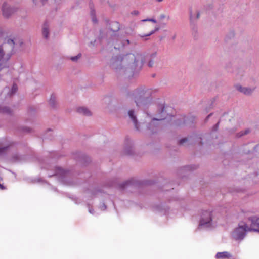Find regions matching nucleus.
Returning a JSON list of instances; mask_svg holds the SVG:
<instances>
[{
  "mask_svg": "<svg viewBox=\"0 0 259 259\" xmlns=\"http://www.w3.org/2000/svg\"><path fill=\"white\" fill-rule=\"evenodd\" d=\"M212 212L208 210L204 211L201 214L199 225L204 227L211 226Z\"/></svg>",
  "mask_w": 259,
  "mask_h": 259,
  "instance_id": "obj_9",
  "label": "nucleus"
},
{
  "mask_svg": "<svg viewBox=\"0 0 259 259\" xmlns=\"http://www.w3.org/2000/svg\"><path fill=\"white\" fill-rule=\"evenodd\" d=\"M51 131V130L50 128H49V129L48 130V131Z\"/></svg>",
  "mask_w": 259,
  "mask_h": 259,
  "instance_id": "obj_53",
  "label": "nucleus"
},
{
  "mask_svg": "<svg viewBox=\"0 0 259 259\" xmlns=\"http://www.w3.org/2000/svg\"><path fill=\"white\" fill-rule=\"evenodd\" d=\"M123 152L124 154L129 156L133 155L134 154L132 142L128 137H126L125 140V146Z\"/></svg>",
  "mask_w": 259,
  "mask_h": 259,
  "instance_id": "obj_11",
  "label": "nucleus"
},
{
  "mask_svg": "<svg viewBox=\"0 0 259 259\" xmlns=\"http://www.w3.org/2000/svg\"><path fill=\"white\" fill-rule=\"evenodd\" d=\"M253 150L255 152L256 155L259 156V144L254 147Z\"/></svg>",
  "mask_w": 259,
  "mask_h": 259,
  "instance_id": "obj_34",
  "label": "nucleus"
},
{
  "mask_svg": "<svg viewBox=\"0 0 259 259\" xmlns=\"http://www.w3.org/2000/svg\"><path fill=\"white\" fill-rule=\"evenodd\" d=\"M212 113L209 114L205 118V121L206 122L208 120V119L212 116Z\"/></svg>",
  "mask_w": 259,
  "mask_h": 259,
  "instance_id": "obj_41",
  "label": "nucleus"
},
{
  "mask_svg": "<svg viewBox=\"0 0 259 259\" xmlns=\"http://www.w3.org/2000/svg\"><path fill=\"white\" fill-rule=\"evenodd\" d=\"M100 209L102 210H105L107 208V206L106 205V204L104 203H103L100 206Z\"/></svg>",
  "mask_w": 259,
  "mask_h": 259,
  "instance_id": "obj_37",
  "label": "nucleus"
},
{
  "mask_svg": "<svg viewBox=\"0 0 259 259\" xmlns=\"http://www.w3.org/2000/svg\"><path fill=\"white\" fill-rule=\"evenodd\" d=\"M5 55V52L3 49V45H0V62L2 61Z\"/></svg>",
  "mask_w": 259,
  "mask_h": 259,
  "instance_id": "obj_31",
  "label": "nucleus"
},
{
  "mask_svg": "<svg viewBox=\"0 0 259 259\" xmlns=\"http://www.w3.org/2000/svg\"><path fill=\"white\" fill-rule=\"evenodd\" d=\"M0 189L2 190H5L6 189V187L0 183Z\"/></svg>",
  "mask_w": 259,
  "mask_h": 259,
  "instance_id": "obj_42",
  "label": "nucleus"
},
{
  "mask_svg": "<svg viewBox=\"0 0 259 259\" xmlns=\"http://www.w3.org/2000/svg\"><path fill=\"white\" fill-rule=\"evenodd\" d=\"M127 41L128 44H129L130 43V41L128 40H127Z\"/></svg>",
  "mask_w": 259,
  "mask_h": 259,
  "instance_id": "obj_55",
  "label": "nucleus"
},
{
  "mask_svg": "<svg viewBox=\"0 0 259 259\" xmlns=\"http://www.w3.org/2000/svg\"><path fill=\"white\" fill-rule=\"evenodd\" d=\"M109 29L113 32H118L120 30V24L117 21L112 22L110 24Z\"/></svg>",
  "mask_w": 259,
  "mask_h": 259,
  "instance_id": "obj_20",
  "label": "nucleus"
},
{
  "mask_svg": "<svg viewBox=\"0 0 259 259\" xmlns=\"http://www.w3.org/2000/svg\"><path fill=\"white\" fill-rule=\"evenodd\" d=\"M155 1L157 2H162L163 0H155Z\"/></svg>",
  "mask_w": 259,
  "mask_h": 259,
  "instance_id": "obj_51",
  "label": "nucleus"
},
{
  "mask_svg": "<svg viewBox=\"0 0 259 259\" xmlns=\"http://www.w3.org/2000/svg\"><path fill=\"white\" fill-rule=\"evenodd\" d=\"M157 92L156 89L141 85L128 92L127 96L134 101L138 107L146 108L153 103Z\"/></svg>",
  "mask_w": 259,
  "mask_h": 259,
  "instance_id": "obj_2",
  "label": "nucleus"
},
{
  "mask_svg": "<svg viewBox=\"0 0 259 259\" xmlns=\"http://www.w3.org/2000/svg\"><path fill=\"white\" fill-rule=\"evenodd\" d=\"M77 112L83 115L90 116L92 115L91 112L90 110L86 107H81L77 109Z\"/></svg>",
  "mask_w": 259,
  "mask_h": 259,
  "instance_id": "obj_18",
  "label": "nucleus"
},
{
  "mask_svg": "<svg viewBox=\"0 0 259 259\" xmlns=\"http://www.w3.org/2000/svg\"><path fill=\"white\" fill-rule=\"evenodd\" d=\"M143 22H146V21H150L154 23H156L157 22L156 20L155 19L153 18H147L145 19H143L142 20Z\"/></svg>",
  "mask_w": 259,
  "mask_h": 259,
  "instance_id": "obj_35",
  "label": "nucleus"
},
{
  "mask_svg": "<svg viewBox=\"0 0 259 259\" xmlns=\"http://www.w3.org/2000/svg\"><path fill=\"white\" fill-rule=\"evenodd\" d=\"M248 220L250 223V227H248L249 230L259 232V217H250Z\"/></svg>",
  "mask_w": 259,
  "mask_h": 259,
  "instance_id": "obj_10",
  "label": "nucleus"
},
{
  "mask_svg": "<svg viewBox=\"0 0 259 259\" xmlns=\"http://www.w3.org/2000/svg\"><path fill=\"white\" fill-rule=\"evenodd\" d=\"M199 17H200V13H199V12H197V14H196V19H198L199 18Z\"/></svg>",
  "mask_w": 259,
  "mask_h": 259,
  "instance_id": "obj_44",
  "label": "nucleus"
},
{
  "mask_svg": "<svg viewBox=\"0 0 259 259\" xmlns=\"http://www.w3.org/2000/svg\"><path fill=\"white\" fill-rule=\"evenodd\" d=\"M140 56L141 59L139 61H135V65H133L135 69V76L138 75L140 71L141 70L144 63L147 61V65L149 67L152 68L154 66V60L157 56V52H154L152 53L142 54L141 53H134V56Z\"/></svg>",
  "mask_w": 259,
  "mask_h": 259,
  "instance_id": "obj_5",
  "label": "nucleus"
},
{
  "mask_svg": "<svg viewBox=\"0 0 259 259\" xmlns=\"http://www.w3.org/2000/svg\"><path fill=\"white\" fill-rule=\"evenodd\" d=\"M68 172V171L67 170H64L61 167H56L54 169V174L50 175V177L53 176H60L61 178H63Z\"/></svg>",
  "mask_w": 259,
  "mask_h": 259,
  "instance_id": "obj_17",
  "label": "nucleus"
},
{
  "mask_svg": "<svg viewBox=\"0 0 259 259\" xmlns=\"http://www.w3.org/2000/svg\"><path fill=\"white\" fill-rule=\"evenodd\" d=\"M141 57L139 55L135 56L134 53L113 56L110 60V66L120 74L125 75L128 78L134 77L135 74L133 65H135V60L136 62L139 61Z\"/></svg>",
  "mask_w": 259,
  "mask_h": 259,
  "instance_id": "obj_1",
  "label": "nucleus"
},
{
  "mask_svg": "<svg viewBox=\"0 0 259 259\" xmlns=\"http://www.w3.org/2000/svg\"><path fill=\"white\" fill-rule=\"evenodd\" d=\"M128 115L134 123L135 128L137 131H140L139 123L138 122L135 111L134 110H130L128 112Z\"/></svg>",
  "mask_w": 259,
  "mask_h": 259,
  "instance_id": "obj_16",
  "label": "nucleus"
},
{
  "mask_svg": "<svg viewBox=\"0 0 259 259\" xmlns=\"http://www.w3.org/2000/svg\"><path fill=\"white\" fill-rule=\"evenodd\" d=\"M42 33L44 37L46 39H47L49 37V31L48 26L47 22H45L44 24Z\"/></svg>",
  "mask_w": 259,
  "mask_h": 259,
  "instance_id": "obj_22",
  "label": "nucleus"
},
{
  "mask_svg": "<svg viewBox=\"0 0 259 259\" xmlns=\"http://www.w3.org/2000/svg\"><path fill=\"white\" fill-rule=\"evenodd\" d=\"M16 11L15 8L10 7L6 3L2 6L3 15L5 18H8Z\"/></svg>",
  "mask_w": 259,
  "mask_h": 259,
  "instance_id": "obj_13",
  "label": "nucleus"
},
{
  "mask_svg": "<svg viewBox=\"0 0 259 259\" xmlns=\"http://www.w3.org/2000/svg\"><path fill=\"white\" fill-rule=\"evenodd\" d=\"M111 186H116V184L115 183H113L112 184Z\"/></svg>",
  "mask_w": 259,
  "mask_h": 259,
  "instance_id": "obj_52",
  "label": "nucleus"
},
{
  "mask_svg": "<svg viewBox=\"0 0 259 259\" xmlns=\"http://www.w3.org/2000/svg\"><path fill=\"white\" fill-rule=\"evenodd\" d=\"M33 2L34 3H35V0H33Z\"/></svg>",
  "mask_w": 259,
  "mask_h": 259,
  "instance_id": "obj_54",
  "label": "nucleus"
},
{
  "mask_svg": "<svg viewBox=\"0 0 259 259\" xmlns=\"http://www.w3.org/2000/svg\"><path fill=\"white\" fill-rule=\"evenodd\" d=\"M12 110L11 109L10 107L8 106H0V113L9 115H12Z\"/></svg>",
  "mask_w": 259,
  "mask_h": 259,
  "instance_id": "obj_21",
  "label": "nucleus"
},
{
  "mask_svg": "<svg viewBox=\"0 0 259 259\" xmlns=\"http://www.w3.org/2000/svg\"><path fill=\"white\" fill-rule=\"evenodd\" d=\"M81 53H79L75 56L71 57L70 58V59L71 61H72L73 62H76L78 60V59H79L81 57Z\"/></svg>",
  "mask_w": 259,
  "mask_h": 259,
  "instance_id": "obj_32",
  "label": "nucleus"
},
{
  "mask_svg": "<svg viewBox=\"0 0 259 259\" xmlns=\"http://www.w3.org/2000/svg\"><path fill=\"white\" fill-rule=\"evenodd\" d=\"M155 181L151 180L139 181L131 178L122 183L117 185V188L121 191L130 189L133 191H136L140 189H144L145 187L154 184Z\"/></svg>",
  "mask_w": 259,
  "mask_h": 259,
  "instance_id": "obj_4",
  "label": "nucleus"
},
{
  "mask_svg": "<svg viewBox=\"0 0 259 259\" xmlns=\"http://www.w3.org/2000/svg\"><path fill=\"white\" fill-rule=\"evenodd\" d=\"M235 88L239 92H240L241 93H243V94L245 95H251L254 89H252L248 87H244L241 85L239 84H237L235 85Z\"/></svg>",
  "mask_w": 259,
  "mask_h": 259,
  "instance_id": "obj_15",
  "label": "nucleus"
},
{
  "mask_svg": "<svg viewBox=\"0 0 259 259\" xmlns=\"http://www.w3.org/2000/svg\"><path fill=\"white\" fill-rule=\"evenodd\" d=\"M160 29V27L159 26H157L155 28V29L152 31H151L148 34H144L143 35H141V37H147L149 36L154 33H155L156 32L158 31Z\"/></svg>",
  "mask_w": 259,
  "mask_h": 259,
  "instance_id": "obj_26",
  "label": "nucleus"
},
{
  "mask_svg": "<svg viewBox=\"0 0 259 259\" xmlns=\"http://www.w3.org/2000/svg\"><path fill=\"white\" fill-rule=\"evenodd\" d=\"M229 35H230V37H234L235 36V33L234 32H231Z\"/></svg>",
  "mask_w": 259,
  "mask_h": 259,
  "instance_id": "obj_45",
  "label": "nucleus"
},
{
  "mask_svg": "<svg viewBox=\"0 0 259 259\" xmlns=\"http://www.w3.org/2000/svg\"><path fill=\"white\" fill-rule=\"evenodd\" d=\"M22 130L23 132L27 133H30L31 131V129L28 127H23Z\"/></svg>",
  "mask_w": 259,
  "mask_h": 259,
  "instance_id": "obj_36",
  "label": "nucleus"
},
{
  "mask_svg": "<svg viewBox=\"0 0 259 259\" xmlns=\"http://www.w3.org/2000/svg\"><path fill=\"white\" fill-rule=\"evenodd\" d=\"M81 157H82V159L85 160V162H89L90 161V159L88 157L86 156L85 155H84L83 154H82L81 155Z\"/></svg>",
  "mask_w": 259,
  "mask_h": 259,
  "instance_id": "obj_38",
  "label": "nucleus"
},
{
  "mask_svg": "<svg viewBox=\"0 0 259 259\" xmlns=\"http://www.w3.org/2000/svg\"><path fill=\"white\" fill-rule=\"evenodd\" d=\"M217 259L224 258H231L232 255L227 251H223L221 252H217L215 256Z\"/></svg>",
  "mask_w": 259,
  "mask_h": 259,
  "instance_id": "obj_19",
  "label": "nucleus"
},
{
  "mask_svg": "<svg viewBox=\"0 0 259 259\" xmlns=\"http://www.w3.org/2000/svg\"><path fill=\"white\" fill-rule=\"evenodd\" d=\"M41 1L42 2V4L44 5L45 3H46L48 1V0H41Z\"/></svg>",
  "mask_w": 259,
  "mask_h": 259,
  "instance_id": "obj_47",
  "label": "nucleus"
},
{
  "mask_svg": "<svg viewBox=\"0 0 259 259\" xmlns=\"http://www.w3.org/2000/svg\"><path fill=\"white\" fill-rule=\"evenodd\" d=\"M131 14L137 16L139 14V12L138 10H134L131 12Z\"/></svg>",
  "mask_w": 259,
  "mask_h": 259,
  "instance_id": "obj_40",
  "label": "nucleus"
},
{
  "mask_svg": "<svg viewBox=\"0 0 259 259\" xmlns=\"http://www.w3.org/2000/svg\"><path fill=\"white\" fill-rule=\"evenodd\" d=\"M248 231H250L248 225L246 223H243L242 225L238 224V227L233 231L232 235L235 240H242L244 239Z\"/></svg>",
  "mask_w": 259,
  "mask_h": 259,
  "instance_id": "obj_6",
  "label": "nucleus"
},
{
  "mask_svg": "<svg viewBox=\"0 0 259 259\" xmlns=\"http://www.w3.org/2000/svg\"><path fill=\"white\" fill-rule=\"evenodd\" d=\"M197 167L198 166L196 165H186L183 166L182 168V169L183 171H192L193 170L197 169Z\"/></svg>",
  "mask_w": 259,
  "mask_h": 259,
  "instance_id": "obj_25",
  "label": "nucleus"
},
{
  "mask_svg": "<svg viewBox=\"0 0 259 259\" xmlns=\"http://www.w3.org/2000/svg\"><path fill=\"white\" fill-rule=\"evenodd\" d=\"M7 43L10 46L11 50L13 51L15 47L14 40L12 39L9 38L7 40Z\"/></svg>",
  "mask_w": 259,
  "mask_h": 259,
  "instance_id": "obj_30",
  "label": "nucleus"
},
{
  "mask_svg": "<svg viewBox=\"0 0 259 259\" xmlns=\"http://www.w3.org/2000/svg\"><path fill=\"white\" fill-rule=\"evenodd\" d=\"M165 15H164V14H161V15H160V18H161V19H163V18H165Z\"/></svg>",
  "mask_w": 259,
  "mask_h": 259,
  "instance_id": "obj_48",
  "label": "nucleus"
},
{
  "mask_svg": "<svg viewBox=\"0 0 259 259\" xmlns=\"http://www.w3.org/2000/svg\"><path fill=\"white\" fill-rule=\"evenodd\" d=\"M12 145V143L8 141L6 139L0 140V156L5 154Z\"/></svg>",
  "mask_w": 259,
  "mask_h": 259,
  "instance_id": "obj_12",
  "label": "nucleus"
},
{
  "mask_svg": "<svg viewBox=\"0 0 259 259\" xmlns=\"http://www.w3.org/2000/svg\"><path fill=\"white\" fill-rule=\"evenodd\" d=\"M189 15H190V26L192 31V35L195 39H197L198 34L197 32V26L196 23L194 22V20L192 16V11L191 9H189Z\"/></svg>",
  "mask_w": 259,
  "mask_h": 259,
  "instance_id": "obj_14",
  "label": "nucleus"
},
{
  "mask_svg": "<svg viewBox=\"0 0 259 259\" xmlns=\"http://www.w3.org/2000/svg\"><path fill=\"white\" fill-rule=\"evenodd\" d=\"M29 111H34V110H33V109L32 107H30V108H29Z\"/></svg>",
  "mask_w": 259,
  "mask_h": 259,
  "instance_id": "obj_50",
  "label": "nucleus"
},
{
  "mask_svg": "<svg viewBox=\"0 0 259 259\" xmlns=\"http://www.w3.org/2000/svg\"><path fill=\"white\" fill-rule=\"evenodd\" d=\"M49 105L53 108L57 107V103L56 101V97L54 95L52 94L49 101Z\"/></svg>",
  "mask_w": 259,
  "mask_h": 259,
  "instance_id": "obj_24",
  "label": "nucleus"
},
{
  "mask_svg": "<svg viewBox=\"0 0 259 259\" xmlns=\"http://www.w3.org/2000/svg\"><path fill=\"white\" fill-rule=\"evenodd\" d=\"M258 174L257 172H254L251 175H250L249 178H252V182L254 183H257L258 181V178H257Z\"/></svg>",
  "mask_w": 259,
  "mask_h": 259,
  "instance_id": "obj_29",
  "label": "nucleus"
},
{
  "mask_svg": "<svg viewBox=\"0 0 259 259\" xmlns=\"http://www.w3.org/2000/svg\"><path fill=\"white\" fill-rule=\"evenodd\" d=\"M171 109V107L165 106L164 104H159L157 105V118H153L151 121L148 123L147 126L148 130L152 133L157 132L158 126L156 122L163 120L168 116H171V114L168 112Z\"/></svg>",
  "mask_w": 259,
  "mask_h": 259,
  "instance_id": "obj_3",
  "label": "nucleus"
},
{
  "mask_svg": "<svg viewBox=\"0 0 259 259\" xmlns=\"http://www.w3.org/2000/svg\"><path fill=\"white\" fill-rule=\"evenodd\" d=\"M250 132L251 130L249 128H246L244 130L241 131L237 133L236 134V137L237 138H240L243 136L248 134L249 133H250Z\"/></svg>",
  "mask_w": 259,
  "mask_h": 259,
  "instance_id": "obj_23",
  "label": "nucleus"
},
{
  "mask_svg": "<svg viewBox=\"0 0 259 259\" xmlns=\"http://www.w3.org/2000/svg\"><path fill=\"white\" fill-rule=\"evenodd\" d=\"M202 135L193 134L191 136L181 139L178 142V144L180 145H183L184 144L188 143V145H190L194 142H198L200 145H202Z\"/></svg>",
  "mask_w": 259,
  "mask_h": 259,
  "instance_id": "obj_7",
  "label": "nucleus"
},
{
  "mask_svg": "<svg viewBox=\"0 0 259 259\" xmlns=\"http://www.w3.org/2000/svg\"><path fill=\"white\" fill-rule=\"evenodd\" d=\"M220 123V120L215 124L212 127V132H216L218 131L219 126V124Z\"/></svg>",
  "mask_w": 259,
  "mask_h": 259,
  "instance_id": "obj_33",
  "label": "nucleus"
},
{
  "mask_svg": "<svg viewBox=\"0 0 259 259\" xmlns=\"http://www.w3.org/2000/svg\"><path fill=\"white\" fill-rule=\"evenodd\" d=\"M7 56H8V57H7V58L6 59L7 61H8V60H9L10 59V57L11 56V54H8L7 55Z\"/></svg>",
  "mask_w": 259,
  "mask_h": 259,
  "instance_id": "obj_46",
  "label": "nucleus"
},
{
  "mask_svg": "<svg viewBox=\"0 0 259 259\" xmlns=\"http://www.w3.org/2000/svg\"><path fill=\"white\" fill-rule=\"evenodd\" d=\"M90 7L91 9L90 14L92 17H95L96 16V11L94 8L93 2H90Z\"/></svg>",
  "mask_w": 259,
  "mask_h": 259,
  "instance_id": "obj_27",
  "label": "nucleus"
},
{
  "mask_svg": "<svg viewBox=\"0 0 259 259\" xmlns=\"http://www.w3.org/2000/svg\"><path fill=\"white\" fill-rule=\"evenodd\" d=\"M92 20L94 22V23H97V19L96 17V16H95V17H92Z\"/></svg>",
  "mask_w": 259,
  "mask_h": 259,
  "instance_id": "obj_43",
  "label": "nucleus"
},
{
  "mask_svg": "<svg viewBox=\"0 0 259 259\" xmlns=\"http://www.w3.org/2000/svg\"><path fill=\"white\" fill-rule=\"evenodd\" d=\"M195 121V117L192 115H181L179 118L174 120V124L176 126H181L185 124H193Z\"/></svg>",
  "mask_w": 259,
  "mask_h": 259,
  "instance_id": "obj_8",
  "label": "nucleus"
},
{
  "mask_svg": "<svg viewBox=\"0 0 259 259\" xmlns=\"http://www.w3.org/2000/svg\"><path fill=\"white\" fill-rule=\"evenodd\" d=\"M176 34H175V35L172 36V39L173 40H175V38H176Z\"/></svg>",
  "mask_w": 259,
  "mask_h": 259,
  "instance_id": "obj_49",
  "label": "nucleus"
},
{
  "mask_svg": "<svg viewBox=\"0 0 259 259\" xmlns=\"http://www.w3.org/2000/svg\"><path fill=\"white\" fill-rule=\"evenodd\" d=\"M88 206H89V212L91 214H94V209L92 207H90L89 204H88Z\"/></svg>",
  "mask_w": 259,
  "mask_h": 259,
  "instance_id": "obj_39",
  "label": "nucleus"
},
{
  "mask_svg": "<svg viewBox=\"0 0 259 259\" xmlns=\"http://www.w3.org/2000/svg\"><path fill=\"white\" fill-rule=\"evenodd\" d=\"M18 90V87L16 83H13L12 88L10 91V95H14L16 93V92Z\"/></svg>",
  "mask_w": 259,
  "mask_h": 259,
  "instance_id": "obj_28",
  "label": "nucleus"
}]
</instances>
